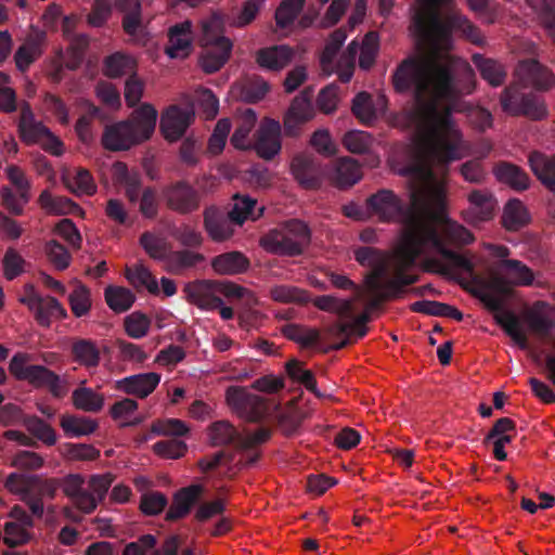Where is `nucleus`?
Returning a JSON list of instances; mask_svg holds the SVG:
<instances>
[{"instance_id": "f257e3e1", "label": "nucleus", "mask_w": 555, "mask_h": 555, "mask_svg": "<svg viewBox=\"0 0 555 555\" xmlns=\"http://www.w3.org/2000/svg\"><path fill=\"white\" fill-rule=\"evenodd\" d=\"M398 92L413 90L415 107L411 113L427 159L441 169L463 157V135L452 114L466 112L469 122L483 131L492 126L491 113L465 102L463 95L476 88V75L462 62L457 75L448 64L422 56L404 59L392 75Z\"/></svg>"}, {"instance_id": "f03ea898", "label": "nucleus", "mask_w": 555, "mask_h": 555, "mask_svg": "<svg viewBox=\"0 0 555 555\" xmlns=\"http://www.w3.org/2000/svg\"><path fill=\"white\" fill-rule=\"evenodd\" d=\"M474 235L462 224L443 218H437V208L420 199H413V206L406 218V229L403 231L401 245L393 256L395 271H408L415 266L422 255L430 250L437 251L446 261L427 258L424 268L428 272L450 275L451 269H460L469 275L474 274V263L464 255L447 247L452 245H468Z\"/></svg>"}, {"instance_id": "7ed1b4c3", "label": "nucleus", "mask_w": 555, "mask_h": 555, "mask_svg": "<svg viewBox=\"0 0 555 555\" xmlns=\"http://www.w3.org/2000/svg\"><path fill=\"white\" fill-rule=\"evenodd\" d=\"M420 199L437 208V218L444 215V188L439 182L430 168L424 170V177L420 183L410 192V204L406 206L403 201L391 190L380 189L370 195L365 201V210L369 215L376 216L383 222H390L402 219L406 229V218L413 206V199Z\"/></svg>"}, {"instance_id": "20e7f679", "label": "nucleus", "mask_w": 555, "mask_h": 555, "mask_svg": "<svg viewBox=\"0 0 555 555\" xmlns=\"http://www.w3.org/2000/svg\"><path fill=\"white\" fill-rule=\"evenodd\" d=\"M422 1L425 5L417 10L412 18L414 33L420 40L438 46L449 39L451 30H455L476 46L485 43V38L479 27L465 15L454 13L448 17L447 22H443L435 0Z\"/></svg>"}, {"instance_id": "39448f33", "label": "nucleus", "mask_w": 555, "mask_h": 555, "mask_svg": "<svg viewBox=\"0 0 555 555\" xmlns=\"http://www.w3.org/2000/svg\"><path fill=\"white\" fill-rule=\"evenodd\" d=\"M157 121V111L147 103L133 111L127 120L106 125L102 134V145L105 150L126 151L133 145L149 140Z\"/></svg>"}, {"instance_id": "423d86ee", "label": "nucleus", "mask_w": 555, "mask_h": 555, "mask_svg": "<svg viewBox=\"0 0 555 555\" xmlns=\"http://www.w3.org/2000/svg\"><path fill=\"white\" fill-rule=\"evenodd\" d=\"M512 284L505 274H492L487 282L483 283L482 289L475 293L486 306V308L493 313L494 321L500 325L503 331L508 335L520 349H527L528 338L520 330L519 319L505 309V297L512 294Z\"/></svg>"}, {"instance_id": "0eeeda50", "label": "nucleus", "mask_w": 555, "mask_h": 555, "mask_svg": "<svg viewBox=\"0 0 555 555\" xmlns=\"http://www.w3.org/2000/svg\"><path fill=\"white\" fill-rule=\"evenodd\" d=\"M310 243L311 231L299 219L287 220L260 238V245L267 251L286 257L302 255Z\"/></svg>"}, {"instance_id": "6e6552de", "label": "nucleus", "mask_w": 555, "mask_h": 555, "mask_svg": "<svg viewBox=\"0 0 555 555\" xmlns=\"http://www.w3.org/2000/svg\"><path fill=\"white\" fill-rule=\"evenodd\" d=\"M33 356L27 352H16L10 363L9 371L17 379L27 382L34 388H46L57 399L68 392V382L41 364H28Z\"/></svg>"}, {"instance_id": "1a4fd4ad", "label": "nucleus", "mask_w": 555, "mask_h": 555, "mask_svg": "<svg viewBox=\"0 0 555 555\" xmlns=\"http://www.w3.org/2000/svg\"><path fill=\"white\" fill-rule=\"evenodd\" d=\"M204 51L201 55V66L207 74L218 72L229 60L232 42L221 35V21L211 16L202 23V37L199 39Z\"/></svg>"}, {"instance_id": "9d476101", "label": "nucleus", "mask_w": 555, "mask_h": 555, "mask_svg": "<svg viewBox=\"0 0 555 555\" xmlns=\"http://www.w3.org/2000/svg\"><path fill=\"white\" fill-rule=\"evenodd\" d=\"M160 195L167 208L179 215H190L201 206V193L185 180L166 184Z\"/></svg>"}, {"instance_id": "9b49d317", "label": "nucleus", "mask_w": 555, "mask_h": 555, "mask_svg": "<svg viewBox=\"0 0 555 555\" xmlns=\"http://www.w3.org/2000/svg\"><path fill=\"white\" fill-rule=\"evenodd\" d=\"M468 207L463 211L464 220L478 225L493 219L498 209V201L486 189H475L467 194Z\"/></svg>"}, {"instance_id": "f8f14e48", "label": "nucleus", "mask_w": 555, "mask_h": 555, "mask_svg": "<svg viewBox=\"0 0 555 555\" xmlns=\"http://www.w3.org/2000/svg\"><path fill=\"white\" fill-rule=\"evenodd\" d=\"M312 89L305 88L299 95H297L285 114L284 117V132L288 137L298 134L300 126L309 121L313 115L312 106Z\"/></svg>"}, {"instance_id": "ddd939ff", "label": "nucleus", "mask_w": 555, "mask_h": 555, "mask_svg": "<svg viewBox=\"0 0 555 555\" xmlns=\"http://www.w3.org/2000/svg\"><path fill=\"white\" fill-rule=\"evenodd\" d=\"M253 147L262 159H273L281 152L282 147L280 122L271 118H266L256 132V140Z\"/></svg>"}, {"instance_id": "4468645a", "label": "nucleus", "mask_w": 555, "mask_h": 555, "mask_svg": "<svg viewBox=\"0 0 555 555\" xmlns=\"http://www.w3.org/2000/svg\"><path fill=\"white\" fill-rule=\"evenodd\" d=\"M516 75L525 87L532 86L535 90L546 91L555 83L553 73L534 59L522 60L516 67Z\"/></svg>"}, {"instance_id": "2eb2a0df", "label": "nucleus", "mask_w": 555, "mask_h": 555, "mask_svg": "<svg viewBox=\"0 0 555 555\" xmlns=\"http://www.w3.org/2000/svg\"><path fill=\"white\" fill-rule=\"evenodd\" d=\"M194 119V112L178 105L169 106L160 117V131L168 141L179 140Z\"/></svg>"}, {"instance_id": "dca6fc26", "label": "nucleus", "mask_w": 555, "mask_h": 555, "mask_svg": "<svg viewBox=\"0 0 555 555\" xmlns=\"http://www.w3.org/2000/svg\"><path fill=\"white\" fill-rule=\"evenodd\" d=\"M86 480L80 474H69L61 480L64 494L81 514H91L95 509L94 500L85 488Z\"/></svg>"}, {"instance_id": "f3484780", "label": "nucleus", "mask_w": 555, "mask_h": 555, "mask_svg": "<svg viewBox=\"0 0 555 555\" xmlns=\"http://www.w3.org/2000/svg\"><path fill=\"white\" fill-rule=\"evenodd\" d=\"M21 301L34 311L37 322L44 327H49L52 318L64 319L67 317L66 310L54 297L42 298L37 294L22 298Z\"/></svg>"}, {"instance_id": "a211bd4d", "label": "nucleus", "mask_w": 555, "mask_h": 555, "mask_svg": "<svg viewBox=\"0 0 555 555\" xmlns=\"http://www.w3.org/2000/svg\"><path fill=\"white\" fill-rule=\"evenodd\" d=\"M354 258L361 266L372 269L365 282H373L376 286L377 281L386 276L389 268L387 253L371 246H361L354 250Z\"/></svg>"}, {"instance_id": "6ab92c4d", "label": "nucleus", "mask_w": 555, "mask_h": 555, "mask_svg": "<svg viewBox=\"0 0 555 555\" xmlns=\"http://www.w3.org/2000/svg\"><path fill=\"white\" fill-rule=\"evenodd\" d=\"M211 280H198L188 283L183 292L189 302L195 305L201 310H216L223 305V300L215 295Z\"/></svg>"}, {"instance_id": "aec40b11", "label": "nucleus", "mask_w": 555, "mask_h": 555, "mask_svg": "<svg viewBox=\"0 0 555 555\" xmlns=\"http://www.w3.org/2000/svg\"><path fill=\"white\" fill-rule=\"evenodd\" d=\"M160 382V375L155 372L140 373L115 382V389L138 398H146Z\"/></svg>"}, {"instance_id": "412c9836", "label": "nucleus", "mask_w": 555, "mask_h": 555, "mask_svg": "<svg viewBox=\"0 0 555 555\" xmlns=\"http://www.w3.org/2000/svg\"><path fill=\"white\" fill-rule=\"evenodd\" d=\"M295 54V49L287 44H274L259 49L256 62L263 69L280 72L292 63Z\"/></svg>"}, {"instance_id": "4be33fe9", "label": "nucleus", "mask_w": 555, "mask_h": 555, "mask_svg": "<svg viewBox=\"0 0 555 555\" xmlns=\"http://www.w3.org/2000/svg\"><path fill=\"white\" fill-rule=\"evenodd\" d=\"M234 221L230 219V215L215 206L207 207L204 210V228L209 237L215 242H223L233 235Z\"/></svg>"}, {"instance_id": "5701e85b", "label": "nucleus", "mask_w": 555, "mask_h": 555, "mask_svg": "<svg viewBox=\"0 0 555 555\" xmlns=\"http://www.w3.org/2000/svg\"><path fill=\"white\" fill-rule=\"evenodd\" d=\"M192 47V23L184 21L169 28L165 53L170 59L188 56Z\"/></svg>"}, {"instance_id": "b1692460", "label": "nucleus", "mask_w": 555, "mask_h": 555, "mask_svg": "<svg viewBox=\"0 0 555 555\" xmlns=\"http://www.w3.org/2000/svg\"><path fill=\"white\" fill-rule=\"evenodd\" d=\"M204 492L201 485H191L178 490L172 499V503L167 511L166 520L175 521L185 517L192 509L193 505L198 501Z\"/></svg>"}, {"instance_id": "393cba45", "label": "nucleus", "mask_w": 555, "mask_h": 555, "mask_svg": "<svg viewBox=\"0 0 555 555\" xmlns=\"http://www.w3.org/2000/svg\"><path fill=\"white\" fill-rule=\"evenodd\" d=\"M528 164L538 180L555 195V155L533 151L528 156Z\"/></svg>"}, {"instance_id": "a878e982", "label": "nucleus", "mask_w": 555, "mask_h": 555, "mask_svg": "<svg viewBox=\"0 0 555 555\" xmlns=\"http://www.w3.org/2000/svg\"><path fill=\"white\" fill-rule=\"evenodd\" d=\"M21 139L28 145L40 143L47 134H50L49 128L34 118L33 111L28 103H25L21 109L18 122Z\"/></svg>"}, {"instance_id": "bb28decb", "label": "nucleus", "mask_w": 555, "mask_h": 555, "mask_svg": "<svg viewBox=\"0 0 555 555\" xmlns=\"http://www.w3.org/2000/svg\"><path fill=\"white\" fill-rule=\"evenodd\" d=\"M361 176L358 162L351 157H343L335 163L330 179L335 186L344 190L356 184Z\"/></svg>"}, {"instance_id": "cd10ccee", "label": "nucleus", "mask_w": 555, "mask_h": 555, "mask_svg": "<svg viewBox=\"0 0 555 555\" xmlns=\"http://www.w3.org/2000/svg\"><path fill=\"white\" fill-rule=\"evenodd\" d=\"M472 61L479 70L481 78L491 87L496 88L504 85L507 78V70L504 64L494 59L485 57L479 53L473 54Z\"/></svg>"}, {"instance_id": "c85d7f7f", "label": "nucleus", "mask_w": 555, "mask_h": 555, "mask_svg": "<svg viewBox=\"0 0 555 555\" xmlns=\"http://www.w3.org/2000/svg\"><path fill=\"white\" fill-rule=\"evenodd\" d=\"M495 178L516 191H525L530 185L528 173L517 165L508 162H500L493 169Z\"/></svg>"}, {"instance_id": "c756f323", "label": "nucleus", "mask_w": 555, "mask_h": 555, "mask_svg": "<svg viewBox=\"0 0 555 555\" xmlns=\"http://www.w3.org/2000/svg\"><path fill=\"white\" fill-rule=\"evenodd\" d=\"M264 207L258 206L255 198L249 195L236 194L233 197V205L229 211L230 219L234 221V224L241 225L244 221L257 220L263 214Z\"/></svg>"}, {"instance_id": "7c9ffc66", "label": "nucleus", "mask_w": 555, "mask_h": 555, "mask_svg": "<svg viewBox=\"0 0 555 555\" xmlns=\"http://www.w3.org/2000/svg\"><path fill=\"white\" fill-rule=\"evenodd\" d=\"M250 262L248 258L240 251H229L212 258L211 267L222 275H235L248 270Z\"/></svg>"}, {"instance_id": "2f4dec72", "label": "nucleus", "mask_w": 555, "mask_h": 555, "mask_svg": "<svg viewBox=\"0 0 555 555\" xmlns=\"http://www.w3.org/2000/svg\"><path fill=\"white\" fill-rule=\"evenodd\" d=\"M292 172L296 181L306 189H317L321 183L319 169L313 159L308 156L298 155L294 157Z\"/></svg>"}, {"instance_id": "473e14b6", "label": "nucleus", "mask_w": 555, "mask_h": 555, "mask_svg": "<svg viewBox=\"0 0 555 555\" xmlns=\"http://www.w3.org/2000/svg\"><path fill=\"white\" fill-rule=\"evenodd\" d=\"M500 273L505 274L512 286H529L533 283L532 270L517 259L500 260L496 263Z\"/></svg>"}, {"instance_id": "72a5a7b5", "label": "nucleus", "mask_w": 555, "mask_h": 555, "mask_svg": "<svg viewBox=\"0 0 555 555\" xmlns=\"http://www.w3.org/2000/svg\"><path fill=\"white\" fill-rule=\"evenodd\" d=\"M204 260L205 257L202 254L190 249L170 251L165 263V269L170 274L181 275L185 271L195 268Z\"/></svg>"}, {"instance_id": "f704fd0d", "label": "nucleus", "mask_w": 555, "mask_h": 555, "mask_svg": "<svg viewBox=\"0 0 555 555\" xmlns=\"http://www.w3.org/2000/svg\"><path fill=\"white\" fill-rule=\"evenodd\" d=\"M257 121L256 113L251 108H246L237 117L235 129L231 137V144L238 150H246L251 146L249 134L255 128Z\"/></svg>"}, {"instance_id": "c9c22d12", "label": "nucleus", "mask_w": 555, "mask_h": 555, "mask_svg": "<svg viewBox=\"0 0 555 555\" xmlns=\"http://www.w3.org/2000/svg\"><path fill=\"white\" fill-rule=\"evenodd\" d=\"M210 443L214 447L234 446L238 449V440L242 435L240 431L225 420L216 421L208 428Z\"/></svg>"}, {"instance_id": "e433bc0d", "label": "nucleus", "mask_w": 555, "mask_h": 555, "mask_svg": "<svg viewBox=\"0 0 555 555\" xmlns=\"http://www.w3.org/2000/svg\"><path fill=\"white\" fill-rule=\"evenodd\" d=\"M74 360L86 367H96L100 363V349L96 344L88 338H76L72 344Z\"/></svg>"}, {"instance_id": "4c0bfd02", "label": "nucleus", "mask_w": 555, "mask_h": 555, "mask_svg": "<svg viewBox=\"0 0 555 555\" xmlns=\"http://www.w3.org/2000/svg\"><path fill=\"white\" fill-rule=\"evenodd\" d=\"M115 175L117 181L124 185L128 201L132 204L138 203L143 190L141 176L138 172L129 171L126 164L120 162L115 164Z\"/></svg>"}, {"instance_id": "58836bf2", "label": "nucleus", "mask_w": 555, "mask_h": 555, "mask_svg": "<svg viewBox=\"0 0 555 555\" xmlns=\"http://www.w3.org/2000/svg\"><path fill=\"white\" fill-rule=\"evenodd\" d=\"M353 299H340L333 295H321L312 299V304L319 310L335 313L340 319H352Z\"/></svg>"}, {"instance_id": "ea45409f", "label": "nucleus", "mask_w": 555, "mask_h": 555, "mask_svg": "<svg viewBox=\"0 0 555 555\" xmlns=\"http://www.w3.org/2000/svg\"><path fill=\"white\" fill-rule=\"evenodd\" d=\"M529 222V215L524 204L517 199H509L503 210L502 224L508 231H518Z\"/></svg>"}, {"instance_id": "a19ab883", "label": "nucleus", "mask_w": 555, "mask_h": 555, "mask_svg": "<svg viewBox=\"0 0 555 555\" xmlns=\"http://www.w3.org/2000/svg\"><path fill=\"white\" fill-rule=\"evenodd\" d=\"M117 10L124 13L122 28L128 35H137L142 27V4L140 0H128L120 4L114 2Z\"/></svg>"}, {"instance_id": "79ce46f5", "label": "nucleus", "mask_w": 555, "mask_h": 555, "mask_svg": "<svg viewBox=\"0 0 555 555\" xmlns=\"http://www.w3.org/2000/svg\"><path fill=\"white\" fill-rule=\"evenodd\" d=\"M526 87L520 82H512L506 86L500 94V105L504 113L509 116H517V112L527 95Z\"/></svg>"}, {"instance_id": "37998d69", "label": "nucleus", "mask_w": 555, "mask_h": 555, "mask_svg": "<svg viewBox=\"0 0 555 555\" xmlns=\"http://www.w3.org/2000/svg\"><path fill=\"white\" fill-rule=\"evenodd\" d=\"M39 203L43 209L52 215H68L81 211L78 204L65 196H53L49 191H43L39 196Z\"/></svg>"}, {"instance_id": "c03bdc74", "label": "nucleus", "mask_w": 555, "mask_h": 555, "mask_svg": "<svg viewBox=\"0 0 555 555\" xmlns=\"http://www.w3.org/2000/svg\"><path fill=\"white\" fill-rule=\"evenodd\" d=\"M73 404L76 409L85 412L96 413L104 406V397L92 388L78 387L72 395Z\"/></svg>"}, {"instance_id": "a18cd8bd", "label": "nucleus", "mask_w": 555, "mask_h": 555, "mask_svg": "<svg viewBox=\"0 0 555 555\" xmlns=\"http://www.w3.org/2000/svg\"><path fill=\"white\" fill-rule=\"evenodd\" d=\"M60 425L67 437L90 435L98 428L95 421L75 415H63Z\"/></svg>"}, {"instance_id": "49530a36", "label": "nucleus", "mask_w": 555, "mask_h": 555, "mask_svg": "<svg viewBox=\"0 0 555 555\" xmlns=\"http://www.w3.org/2000/svg\"><path fill=\"white\" fill-rule=\"evenodd\" d=\"M104 295L107 306L117 313L129 310L135 300L133 293L121 286H108Z\"/></svg>"}, {"instance_id": "de8ad7c7", "label": "nucleus", "mask_w": 555, "mask_h": 555, "mask_svg": "<svg viewBox=\"0 0 555 555\" xmlns=\"http://www.w3.org/2000/svg\"><path fill=\"white\" fill-rule=\"evenodd\" d=\"M60 487L61 480L57 478H42L39 475H31L26 480V491L38 495L41 500L44 498L54 499Z\"/></svg>"}, {"instance_id": "09e8293b", "label": "nucleus", "mask_w": 555, "mask_h": 555, "mask_svg": "<svg viewBox=\"0 0 555 555\" xmlns=\"http://www.w3.org/2000/svg\"><path fill=\"white\" fill-rule=\"evenodd\" d=\"M126 278L135 288H146L153 295L159 294V286L155 276L143 264L127 269Z\"/></svg>"}, {"instance_id": "8fccbe9b", "label": "nucleus", "mask_w": 555, "mask_h": 555, "mask_svg": "<svg viewBox=\"0 0 555 555\" xmlns=\"http://www.w3.org/2000/svg\"><path fill=\"white\" fill-rule=\"evenodd\" d=\"M285 370L287 375L294 382L304 385L307 390L311 391L317 397H321V393L317 387L314 374L309 370H305L298 360L292 359L286 362Z\"/></svg>"}, {"instance_id": "3c124183", "label": "nucleus", "mask_w": 555, "mask_h": 555, "mask_svg": "<svg viewBox=\"0 0 555 555\" xmlns=\"http://www.w3.org/2000/svg\"><path fill=\"white\" fill-rule=\"evenodd\" d=\"M24 426L30 435H33L36 439L42 441L44 444H55V430L42 418L36 415L27 416L24 420Z\"/></svg>"}, {"instance_id": "603ef678", "label": "nucleus", "mask_w": 555, "mask_h": 555, "mask_svg": "<svg viewBox=\"0 0 555 555\" xmlns=\"http://www.w3.org/2000/svg\"><path fill=\"white\" fill-rule=\"evenodd\" d=\"M516 112V117L524 116L531 120H542L547 116V108L543 98L532 91L527 92L520 108Z\"/></svg>"}, {"instance_id": "864d4df0", "label": "nucleus", "mask_w": 555, "mask_h": 555, "mask_svg": "<svg viewBox=\"0 0 555 555\" xmlns=\"http://www.w3.org/2000/svg\"><path fill=\"white\" fill-rule=\"evenodd\" d=\"M304 5L305 0H282L275 11L278 27L282 29L289 27L302 11Z\"/></svg>"}, {"instance_id": "5fc2aeb1", "label": "nucleus", "mask_w": 555, "mask_h": 555, "mask_svg": "<svg viewBox=\"0 0 555 555\" xmlns=\"http://www.w3.org/2000/svg\"><path fill=\"white\" fill-rule=\"evenodd\" d=\"M351 111L353 115L365 125H370L376 119L372 96L365 91L359 92L354 96Z\"/></svg>"}, {"instance_id": "6e6d98bb", "label": "nucleus", "mask_w": 555, "mask_h": 555, "mask_svg": "<svg viewBox=\"0 0 555 555\" xmlns=\"http://www.w3.org/2000/svg\"><path fill=\"white\" fill-rule=\"evenodd\" d=\"M272 300L281 304H305L307 293L292 285H274L269 291Z\"/></svg>"}, {"instance_id": "4d7b16f0", "label": "nucleus", "mask_w": 555, "mask_h": 555, "mask_svg": "<svg viewBox=\"0 0 555 555\" xmlns=\"http://www.w3.org/2000/svg\"><path fill=\"white\" fill-rule=\"evenodd\" d=\"M344 146L353 154H365L373 145L372 135L362 130H350L343 138Z\"/></svg>"}, {"instance_id": "13d9d810", "label": "nucleus", "mask_w": 555, "mask_h": 555, "mask_svg": "<svg viewBox=\"0 0 555 555\" xmlns=\"http://www.w3.org/2000/svg\"><path fill=\"white\" fill-rule=\"evenodd\" d=\"M104 74L109 78H118L122 75L131 73L134 68V62L131 57L114 53L105 59Z\"/></svg>"}, {"instance_id": "bf43d9fd", "label": "nucleus", "mask_w": 555, "mask_h": 555, "mask_svg": "<svg viewBox=\"0 0 555 555\" xmlns=\"http://www.w3.org/2000/svg\"><path fill=\"white\" fill-rule=\"evenodd\" d=\"M140 244L151 258L163 260L166 263L169 253L164 238L151 232H145L140 237Z\"/></svg>"}, {"instance_id": "052dcab7", "label": "nucleus", "mask_w": 555, "mask_h": 555, "mask_svg": "<svg viewBox=\"0 0 555 555\" xmlns=\"http://www.w3.org/2000/svg\"><path fill=\"white\" fill-rule=\"evenodd\" d=\"M95 118L104 119L105 114L100 107L90 104L87 114L80 116L76 122V133L83 143H88L92 140L91 122Z\"/></svg>"}, {"instance_id": "680f3d73", "label": "nucleus", "mask_w": 555, "mask_h": 555, "mask_svg": "<svg viewBox=\"0 0 555 555\" xmlns=\"http://www.w3.org/2000/svg\"><path fill=\"white\" fill-rule=\"evenodd\" d=\"M69 306L75 317L81 318L91 308L90 291L82 284L77 285L68 296Z\"/></svg>"}, {"instance_id": "e2e57ef3", "label": "nucleus", "mask_w": 555, "mask_h": 555, "mask_svg": "<svg viewBox=\"0 0 555 555\" xmlns=\"http://www.w3.org/2000/svg\"><path fill=\"white\" fill-rule=\"evenodd\" d=\"M28 528L14 521H7L3 526L4 537L3 543L10 548L22 546L29 542L31 534Z\"/></svg>"}, {"instance_id": "0e129e2a", "label": "nucleus", "mask_w": 555, "mask_h": 555, "mask_svg": "<svg viewBox=\"0 0 555 555\" xmlns=\"http://www.w3.org/2000/svg\"><path fill=\"white\" fill-rule=\"evenodd\" d=\"M530 331L541 337H547L555 328V315L550 313L530 312L526 318Z\"/></svg>"}, {"instance_id": "69168bd1", "label": "nucleus", "mask_w": 555, "mask_h": 555, "mask_svg": "<svg viewBox=\"0 0 555 555\" xmlns=\"http://www.w3.org/2000/svg\"><path fill=\"white\" fill-rule=\"evenodd\" d=\"M151 433L162 436L181 437L189 433L186 424L178 418L158 420L151 426Z\"/></svg>"}, {"instance_id": "338daca9", "label": "nucleus", "mask_w": 555, "mask_h": 555, "mask_svg": "<svg viewBox=\"0 0 555 555\" xmlns=\"http://www.w3.org/2000/svg\"><path fill=\"white\" fill-rule=\"evenodd\" d=\"M378 51V38L373 31L367 33L363 39L359 56V66L362 69H370L375 63Z\"/></svg>"}, {"instance_id": "774afa93", "label": "nucleus", "mask_w": 555, "mask_h": 555, "mask_svg": "<svg viewBox=\"0 0 555 555\" xmlns=\"http://www.w3.org/2000/svg\"><path fill=\"white\" fill-rule=\"evenodd\" d=\"M139 211L146 219H155L158 215L159 203L157 191L153 186H146L142 190L139 197Z\"/></svg>"}]
</instances>
